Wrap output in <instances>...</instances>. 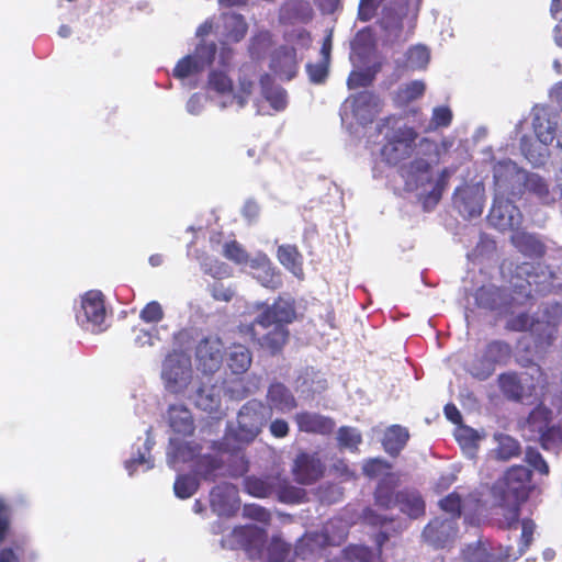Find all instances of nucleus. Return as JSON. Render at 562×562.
Masks as SVG:
<instances>
[{"label":"nucleus","instance_id":"36","mask_svg":"<svg viewBox=\"0 0 562 562\" xmlns=\"http://www.w3.org/2000/svg\"><path fill=\"white\" fill-rule=\"evenodd\" d=\"M382 106L383 102L380 97L371 91H362L352 100V110L356 114L363 110H368L371 114H376L381 111Z\"/></svg>","mask_w":562,"mask_h":562},{"label":"nucleus","instance_id":"33","mask_svg":"<svg viewBox=\"0 0 562 562\" xmlns=\"http://www.w3.org/2000/svg\"><path fill=\"white\" fill-rule=\"evenodd\" d=\"M251 361V352L246 346L235 344L231 347L227 366L234 374L245 373L250 368Z\"/></svg>","mask_w":562,"mask_h":562},{"label":"nucleus","instance_id":"31","mask_svg":"<svg viewBox=\"0 0 562 562\" xmlns=\"http://www.w3.org/2000/svg\"><path fill=\"white\" fill-rule=\"evenodd\" d=\"M409 434L406 428L392 425L384 432L382 446L386 453L396 457L406 446Z\"/></svg>","mask_w":562,"mask_h":562},{"label":"nucleus","instance_id":"62","mask_svg":"<svg viewBox=\"0 0 562 562\" xmlns=\"http://www.w3.org/2000/svg\"><path fill=\"white\" fill-rule=\"evenodd\" d=\"M373 81V77L367 71H351L347 79L349 89H358L369 87Z\"/></svg>","mask_w":562,"mask_h":562},{"label":"nucleus","instance_id":"24","mask_svg":"<svg viewBox=\"0 0 562 562\" xmlns=\"http://www.w3.org/2000/svg\"><path fill=\"white\" fill-rule=\"evenodd\" d=\"M397 506L402 513L414 519L424 516L426 512V504L420 493L407 488L397 492Z\"/></svg>","mask_w":562,"mask_h":562},{"label":"nucleus","instance_id":"63","mask_svg":"<svg viewBox=\"0 0 562 562\" xmlns=\"http://www.w3.org/2000/svg\"><path fill=\"white\" fill-rule=\"evenodd\" d=\"M11 530V515L4 499L0 498V544L5 540Z\"/></svg>","mask_w":562,"mask_h":562},{"label":"nucleus","instance_id":"40","mask_svg":"<svg viewBox=\"0 0 562 562\" xmlns=\"http://www.w3.org/2000/svg\"><path fill=\"white\" fill-rule=\"evenodd\" d=\"M199 481L189 474H180L177 476L173 491L177 497L186 499L191 497L199 488Z\"/></svg>","mask_w":562,"mask_h":562},{"label":"nucleus","instance_id":"47","mask_svg":"<svg viewBox=\"0 0 562 562\" xmlns=\"http://www.w3.org/2000/svg\"><path fill=\"white\" fill-rule=\"evenodd\" d=\"M226 29L227 36L234 42H239L246 36L248 24L241 14L233 13L228 18Z\"/></svg>","mask_w":562,"mask_h":562},{"label":"nucleus","instance_id":"53","mask_svg":"<svg viewBox=\"0 0 562 562\" xmlns=\"http://www.w3.org/2000/svg\"><path fill=\"white\" fill-rule=\"evenodd\" d=\"M344 552L351 562H373L378 555L371 548L361 544L349 546Z\"/></svg>","mask_w":562,"mask_h":562},{"label":"nucleus","instance_id":"4","mask_svg":"<svg viewBox=\"0 0 562 562\" xmlns=\"http://www.w3.org/2000/svg\"><path fill=\"white\" fill-rule=\"evenodd\" d=\"M270 418L271 413L261 401L246 402L238 411L237 425L226 429L220 449L226 453L239 452L258 437Z\"/></svg>","mask_w":562,"mask_h":562},{"label":"nucleus","instance_id":"18","mask_svg":"<svg viewBox=\"0 0 562 562\" xmlns=\"http://www.w3.org/2000/svg\"><path fill=\"white\" fill-rule=\"evenodd\" d=\"M267 407L272 414V409L279 413H289L297 407V401L291 390L281 382H273L269 385L267 395Z\"/></svg>","mask_w":562,"mask_h":562},{"label":"nucleus","instance_id":"38","mask_svg":"<svg viewBox=\"0 0 562 562\" xmlns=\"http://www.w3.org/2000/svg\"><path fill=\"white\" fill-rule=\"evenodd\" d=\"M203 70V65L193 55H187L175 66L172 75L178 79L188 78Z\"/></svg>","mask_w":562,"mask_h":562},{"label":"nucleus","instance_id":"10","mask_svg":"<svg viewBox=\"0 0 562 562\" xmlns=\"http://www.w3.org/2000/svg\"><path fill=\"white\" fill-rule=\"evenodd\" d=\"M459 527L454 518L435 517L423 530L424 540L436 549L450 547L458 537Z\"/></svg>","mask_w":562,"mask_h":562},{"label":"nucleus","instance_id":"50","mask_svg":"<svg viewBox=\"0 0 562 562\" xmlns=\"http://www.w3.org/2000/svg\"><path fill=\"white\" fill-rule=\"evenodd\" d=\"M244 490L254 497L266 498L270 496L265 475L261 477L247 476L244 480Z\"/></svg>","mask_w":562,"mask_h":562},{"label":"nucleus","instance_id":"21","mask_svg":"<svg viewBox=\"0 0 562 562\" xmlns=\"http://www.w3.org/2000/svg\"><path fill=\"white\" fill-rule=\"evenodd\" d=\"M510 241L514 247L526 257L540 259L546 255V245L535 234L516 231L510 236Z\"/></svg>","mask_w":562,"mask_h":562},{"label":"nucleus","instance_id":"34","mask_svg":"<svg viewBox=\"0 0 562 562\" xmlns=\"http://www.w3.org/2000/svg\"><path fill=\"white\" fill-rule=\"evenodd\" d=\"M277 257L280 263L294 276L303 277L302 255L294 245H281L278 248Z\"/></svg>","mask_w":562,"mask_h":562},{"label":"nucleus","instance_id":"13","mask_svg":"<svg viewBox=\"0 0 562 562\" xmlns=\"http://www.w3.org/2000/svg\"><path fill=\"white\" fill-rule=\"evenodd\" d=\"M269 495H276L282 503L297 504L305 499V490L294 486L289 477L281 473H270L265 475Z\"/></svg>","mask_w":562,"mask_h":562},{"label":"nucleus","instance_id":"43","mask_svg":"<svg viewBox=\"0 0 562 562\" xmlns=\"http://www.w3.org/2000/svg\"><path fill=\"white\" fill-rule=\"evenodd\" d=\"M406 59L412 69H425L430 60L429 49L424 45H414L408 48Z\"/></svg>","mask_w":562,"mask_h":562},{"label":"nucleus","instance_id":"49","mask_svg":"<svg viewBox=\"0 0 562 562\" xmlns=\"http://www.w3.org/2000/svg\"><path fill=\"white\" fill-rule=\"evenodd\" d=\"M271 45V34L269 31L256 33L249 43V54L252 58H260Z\"/></svg>","mask_w":562,"mask_h":562},{"label":"nucleus","instance_id":"29","mask_svg":"<svg viewBox=\"0 0 562 562\" xmlns=\"http://www.w3.org/2000/svg\"><path fill=\"white\" fill-rule=\"evenodd\" d=\"M35 554L30 550L26 538L21 537L11 541V546L0 551V562L34 561Z\"/></svg>","mask_w":562,"mask_h":562},{"label":"nucleus","instance_id":"46","mask_svg":"<svg viewBox=\"0 0 562 562\" xmlns=\"http://www.w3.org/2000/svg\"><path fill=\"white\" fill-rule=\"evenodd\" d=\"M426 86L422 80H413L397 91V101L407 104L414 100L422 98L425 93Z\"/></svg>","mask_w":562,"mask_h":562},{"label":"nucleus","instance_id":"37","mask_svg":"<svg viewBox=\"0 0 562 562\" xmlns=\"http://www.w3.org/2000/svg\"><path fill=\"white\" fill-rule=\"evenodd\" d=\"M538 440L542 449L547 451L558 450L562 447V427L549 425L540 435Z\"/></svg>","mask_w":562,"mask_h":562},{"label":"nucleus","instance_id":"52","mask_svg":"<svg viewBox=\"0 0 562 562\" xmlns=\"http://www.w3.org/2000/svg\"><path fill=\"white\" fill-rule=\"evenodd\" d=\"M295 49L289 48V47H281L278 49L271 60V69L277 75L284 74L283 69L281 68V61L288 63L291 67L295 66Z\"/></svg>","mask_w":562,"mask_h":562},{"label":"nucleus","instance_id":"27","mask_svg":"<svg viewBox=\"0 0 562 562\" xmlns=\"http://www.w3.org/2000/svg\"><path fill=\"white\" fill-rule=\"evenodd\" d=\"M454 204L464 217H476L483 212L481 199L476 192L471 189L457 190L454 193Z\"/></svg>","mask_w":562,"mask_h":562},{"label":"nucleus","instance_id":"7","mask_svg":"<svg viewBox=\"0 0 562 562\" xmlns=\"http://www.w3.org/2000/svg\"><path fill=\"white\" fill-rule=\"evenodd\" d=\"M505 328L509 331H527L531 330V333L536 337V346L544 347L552 345L555 338V327L550 325L549 323L540 322L539 319H533L526 312L519 313L516 316H513L506 322Z\"/></svg>","mask_w":562,"mask_h":562},{"label":"nucleus","instance_id":"22","mask_svg":"<svg viewBox=\"0 0 562 562\" xmlns=\"http://www.w3.org/2000/svg\"><path fill=\"white\" fill-rule=\"evenodd\" d=\"M170 428L183 437L192 436L195 430L194 420L189 408L182 404H173L168 408Z\"/></svg>","mask_w":562,"mask_h":562},{"label":"nucleus","instance_id":"45","mask_svg":"<svg viewBox=\"0 0 562 562\" xmlns=\"http://www.w3.org/2000/svg\"><path fill=\"white\" fill-rule=\"evenodd\" d=\"M536 529V524L532 519L525 518L521 521V535L519 539L518 553L517 555L510 558V562L517 560L522 557L530 548L533 541V533Z\"/></svg>","mask_w":562,"mask_h":562},{"label":"nucleus","instance_id":"2","mask_svg":"<svg viewBox=\"0 0 562 562\" xmlns=\"http://www.w3.org/2000/svg\"><path fill=\"white\" fill-rule=\"evenodd\" d=\"M258 314L246 326L245 333L254 345L271 356L282 352L290 338L288 326L296 319V303L289 295H279L271 304L258 302Z\"/></svg>","mask_w":562,"mask_h":562},{"label":"nucleus","instance_id":"56","mask_svg":"<svg viewBox=\"0 0 562 562\" xmlns=\"http://www.w3.org/2000/svg\"><path fill=\"white\" fill-rule=\"evenodd\" d=\"M223 255L235 263L243 265L248 261V254L236 240L224 245Z\"/></svg>","mask_w":562,"mask_h":562},{"label":"nucleus","instance_id":"42","mask_svg":"<svg viewBox=\"0 0 562 562\" xmlns=\"http://www.w3.org/2000/svg\"><path fill=\"white\" fill-rule=\"evenodd\" d=\"M291 546L279 537H272L267 548L268 562H286Z\"/></svg>","mask_w":562,"mask_h":562},{"label":"nucleus","instance_id":"32","mask_svg":"<svg viewBox=\"0 0 562 562\" xmlns=\"http://www.w3.org/2000/svg\"><path fill=\"white\" fill-rule=\"evenodd\" d=\"M502 394L509 401L521 402L525 393L524 384L517 372H504L497 378Z\"/></svg>","mask_w":562,"mask_h":562},{"label":"nucleus","instance_id":"61","mask_svg":"<svg viewBox=\"0 0 562 562\" xmlns=\"http://www.w3.org/2000/svg\"><path fill=\"white\" fill-rule=\"evenodd\" d=\"M244 516L262 522V524H269L271 520V514L268 509L260 505L256 504H248L244 506Z\"/></svg>","mask_w":562,"mask_h":562},{"label":"nucleus","instance_id":"54","mask_svg":"<svg viewBox=\"0 0 562 562\" xmlns=\"http://www.w3.org/2000/svg\"><path fill=\"white\" fill-rule=\"evenodd\" d=\"M385 0H360L357 18L361 22H369L376 16L379 9Z\"/></svg>","mask_w":562,"mask_h":562},{"label":"nucleus","instance_id":"58","mask_svg":"<svg viewBox=\"0 0 562 562\" xmlns=\"http://www.w3.org/2000/svg\"><path fill=\"white\" fill-rule=\"evenodd\" d=\"M139 318L148 324L158 323L164 318V311L157 301L147 303L139 313Z\"/></svg>","mask_w":562,"mask_h":562},{"label":"nucleus","instance_id":"5","mask_svg":"<svg viewBox=\"0 0 562 562\" xmlns=\"http://www.w3.org/2000/svg\"><path fill=\"white\" fill-rule=\"evenodd\" d=\"M513 347L503 339H492L483 348L481 356L475 357L469 368V373L480 380H487L497 366H506L513 358Z\"/></svg>","mask_w":562,"mask_h":562},{"label":"nucleus","instance_id":"57","mask_svg":"<svg viewBox=\"0 0 562 562\" xmlns=\"http://www.w3.org/2000/svg\"><path fill=\"white\" fill-rule=\"evenodd\" d=\"M452 122V112L448 106H437L432 110L429 130L448 127Z\"/></svg>","mask_w":562,"mask_h":562},{"label":"nucleus","instance_id":"19","mask_svg":"<svg viewBox=\"0 0 562 562\" xmlns=\"http://www.w3.org/2000/svg\"><path fill=\"white\" fill-rule=\"evenodd\" d=\"M252 277L265 288L277 290L282 285L279 271L272 266L270 259L263 255L252 259L249 265Z\"/></svg>","mask_w":562,"mask_h":562},{"label":"nucleus","instance_id":"11","mask_svg":"<svg viewBox=\"0 0 562 562\" xmlns=\"http://www.w3.org/2000/svg\"><path fill=\"white\" fill-rule=\"evenodd\" d=\"M513 547L499 546L497 552L487 540L479 539L462 550L463 562H510Z\"/></svg>","mask_w":562,"mask_h":562},{"label":"nucleus","instance_id":"64","mask_svg":"<svg viewBox=\"0 0 562 562\" xmlns=\"http://www.w3.org/2000/svg\"><path fill=\"white\" fill-rule=\"evenodd\" d=\"M333 475L341 481H348L353 479L355 472L349 468L348 463L344 459H338L330 467Z\"/></svg>","mask_w":562,"mask_h":562},{"label":"nucleus","instance_id":"1","mask_svg":"<svg viewBox=\"0 0 562 562\" xmlns=\"http://www.w3.org/2000/svg\"><path fill=\"white\" fill-rule=\"evenodd\" d=\"M379 130L383 133L380 154L386 165L404 168L413 179L431 170L434 158L438 156V146L434 139L419 137L414 126L398 124L392 115L381 120Z\"/></svg>","mask_w":562,"mask_h":562},{"label":"nucleus","instance_id":"14","mask_svg":"<svg viewBox=\"0 0 562 562\" xmlns=\"http://www.w3.org/2000/svg\"><path fill=\"white\" fill-rule=\"evenodd\" d=\"M232 537L243 548L250 560L262 557L263 546L267 540L265 529L257 526H240L233 530Z\"/></svg>","mask_w":562,"mask_h":562},{"label":"nucleus","instance_id":"59","mask_svg":"<svg viewBox=\"0 0 562 562\" xmlns=\"http://www.w3.org/2000/svg\"><path fill=\"white\" fill-rule=\"evenodd\" d=\"M217 46L214 42L204 43L196 47L195 54L193 55L203 65V69L206 66H211L215 59Z\"/></svg>","mask_w":562,"mask_h":562},{"label":"nucleus","instance_id":"8","mask_svg":"<svg viewBox=\"0 0 562 562\" xmlns=\"http://www.w3.org/2000/svg\"><path fill=\"white\" fill-rule=\"evenodd\" d=\"M81 326L92 333L103 330L105 319V305L102 292L97 290L88 291L81 299V313L77 315Z\"/></svg>","mask_w":562,"mask_h":562},{"label":"nucleus","instance_id":"41","mask_svg":"<svg viewBox=\"0 0 562 562\" xmlns=\"http://www.w3.org/2000/svg\"><path fill=\"white\" fill-rule=\"evenodd\" d=\"M337 441L340 448L357 451L359 445L362 442L361 434L352 427L341 426L337 431Z\"/></svg>","mask_w":562,"mask_h":562},{"label":"nucleus","instance_id":"3","mask_svg":"<svg viewBox=\"0 0 562 562\" xmlns=\"http://www.w3.org/2000/svg\"><path fill=\"white\" fill-rule=\"evenodd\" d=\"M533 490L532 471L524 465L510 467L492 487V495L502 508L506 528H514L519 521L520 507Z\"/></svg>","mask_w":562,"mask_h":562},{"label":"nucleus","instance_id":"28","mask_svg":"<svg viewBox=\"0 0 562 562\" xmlns=\"http://www.w3.org/2000/svg\"><path fill=\"white\" fill-rule=\"evenodd\" d=\"M524 186L526 190L536 195L544 205H552L557 201L554 190L551 191L547 180L538 173H528L525 178Z\"/></svg>","mask_w":562,"mask_h":562},{"label":"nucleus","instance_id":"23","mask_svg":"<svg viewBox=\"0 0 562 562\" xmlns=\"http://www.w3.org/2000/svg\"><path fill=\"white\" fill-rule=\"evenodd\" d=\"M396 485L397 480L392 473L381 479L373 493L374 504L382 509H391L397 505Z\"/></svg>","mask_w":562,"mask_h":562},{"label":"nucleus","instance_id":"16","mask_svg":"<svg viewBox=\"0 0 562 562\" xmlns=\"http://www.w3.org/2000/svg\"><path fill=\"white\" fill-rule=\"evenodd\" d=\"M294 422L296 423L300 431L322 436L330 435L336 426V423L331 417L307 411L296 413Z\"/></svg>","mask_w":562,"mask_h":562},{"label":"nucleus","instance_id":"35","mask_svg":"<svg viewBox=\"0 0 562 562\" xmlns=\"http://www.w3.org/2000/svg\"><path fill=\"white\" fill-rule=\"evenodd\" d=\"M552 411L543 404L537 405L528 415L527 427L529 431L540 435L551 423Z\"/></svg>","mask_w":562,"mask_h":562},{"label":"nucleus","instance_id":"15","mask_svg":"<svg viewBox=\"0 0 562 562\" xmlns=\"http://www.w3.org/2000/svg\"><path fill=\"white\" fill-rule=\"evenodd\" d=\"M237 487L232 483L215 485L210 492V506L220 516L232 515L238 508Z\"/></svg>","mask_w":562,"mask_h":562},{"label":"nucleus","instance_id":"48","mask_svg":"<svg viewBox=\"0 0 562 562\" xmlns=\"http://www.w3.org/2000/svg\"><path fill=\"white\" fill-rule=\"evenodd\" d=\"M497 457L501 460H509L520 454L519 442L510 436L502 435L498 439V446L496 449Z\"/></svg>","mask_w":562,"mask_h":562},{"label":"nucleus","instance_id":"17","mask_svg":"<svg viewBox=\"0 0 562 562\" xmlns=\"http://www.w3.org/2000/svg\"><path fill=\"white\" fill-rule=\"evenodd\" d=\"M475 305L486 311H501L509 305L507 292L496 285H482L474 293Z\"/></svg>","mask_w":562,"mask_h":562},{"label":"nucleus","instance_id":"20","mask_svg":"<svg viewBox=\"0 0 562 562\" xmlns=\"http://www.w3.org/2000/svg\"><path fill=\"white\" fill-rule=\"evenodd\" d=\"M191 376L190 366H182L179 361L167 360L162 369V379L166 387L172 393L181 392Z\"/></svg>","mask_w":562,"mask_h":562},{"label":"nucleus","instance_id":"44","mask_svg":"<svg viewBox=\"0 0 562 562\" xmlns=\"http://www.w3.org/2000/svg\"><path fill=\"white\" fill-rule=\"evenodd\" d=\"M222 468V461L211 454L202 456L196 463V471L206 481H214L216 471Z\"/></svg>","mask_w":562,"mask_h":562},{"label":"nucleus","instance_id":"39","mask_svg":"<svg viewBox=\"0 0 562 562\" xmlns=\"http://www.w3.org/2000/svg\"><path fill=\"white\" fill-rule=\"evenodd\" d=\"M207 88L218 94H229L233 92V80L222 70H212L207 78Z\"/></svg>","mask_w":562,"mask_h":562},{"label":"nucleus","instance_id":"6","mask_svg":"<svg viewBox=\"0 0 562 562\" xmlns=\"http://www.w3.org/2000/svg\"><path fill=\"white\" fill-rule=\"evenodd\" d=\"M535 138L539 140L537 148L529 149L526 139H520V150L525 158L535 167L542 166L549 156L548 146L555 137V128L551 121L544 115L536 114L532 119Z\"/></svg>","mask_w":562,"mask_h":562},{"label":"nucleus","instance_id":"25","mask_svg":"<svg viewBox=\"0 0 562 562\" xmlns=\"http://www.w3.org/2000/svg\"><path fill=\"white\" fill-rule=\"evenodd\" d=\"M259 82L261 94L269 102L271 108L276 111H283L288 105L286 91L282 87L276 86L269 74H263Z\"/></svg>","mask_w":562,"mask_h":562},{"label":"nucleus","instance_id":"51","mask_svg":"<svg viewBox=\"0 0 562 562\" xmlns=\"http://www.w3.org/2000/svg\"><path fill=\"white\" fill-rule=\"evenodd\" d=\"M439 507L450 514L449 518H454L458 522L462 514V499L457 492H451L446 497L439 501Z\"/></svg>","mask_w":562,"mask_h":562},{"label":"nucleus","instance_id":"55","mask_svg":"<svg viewBox=\"0 0 562 562\" xmlns=\"http://www.w3.org/2000/svg\"><path fill=\"white\" fill-rule=\"evenodd\" d=\"M525 461L540 474H549V465L542 454L536 448L528 447L526 449Z\"/></svg>","mask_w":562,"mask_h":562},{"label":"nucleus","instance_id":"9","mask_svg":"<svg viewBox=\"0 0 562 562\" xmlns=\"http://www.w3.org/2000/svg\"><path fill=\"white\" fill-rule=\"evenodd\" d=\"M326 471V465L318 452L301 451L296 454L292 464V475L301 485H312L319 481Z\"/></svg>","mask_w":562,"mask_h":562},{"label":"nucleus","instance_id":"12","mask_svg":"<svg viewBox=\"0 0 562 562\" xmlns=\"http://www.w3.org/2000/svg\"><path fill=\"white\" fill-rule=\"evenodd\" d=\"M224 345L218 337H205L195 348L196 364L204 373L216 372L223 362Z\"/></svg>","mask_w":562,"mask_h":562},{"label":"nucleus","instance_id":"60","mask_svg":"<svg viewBox=\"0 0 562 562\" xmlns=\"http://www.w3.org/2000/svg\"><path fill=\"white\" fill-rule=\"evenodd\" d=\"M328 64L325 60L316 64H307L306 71L308 74L310 80L313 83H323L325 82L328 76Z\"/></svg>","mask_w":562,"mask_h":562},{"label":"nucleus","instance_id":"30","mask_svg":"<svg viewBox=\"0 0 562 562\" xmlns=\"http://www.w3.org/2000/svg\"><path fill=\"white\" fill-rule=\"evenodd\" d=\"M238 90L233 94L239 108H244L255 87L256 68L252 65H243L239 69Z\"/></svg>","mask_w":562,"mask_h":562},{"label":"nucleus","instance_id":"26","mask_svg":"<svg viewBox=\"0 0 562 562\" xmlns=\"http://www.w3.org/2000/svg\"><path fill=\"white\" fill-rule=\"evenodd\" d=\"M411 0H390L382 8L381 22L385 29L402 27L407 16Z\"/></svg>","mask_w":562,"mask_h":562}]
</instances>
